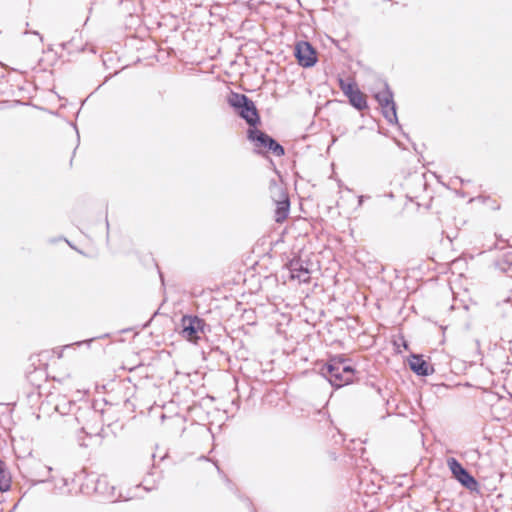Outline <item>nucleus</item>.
Returning <instances> with one entry per match:
<instances>
[{
	"label": "nucleus",
	"instance_id": "1",
	"mask_svg": "<svg viewBox=\"0 0 512 512\" xmlns=\"http://www.w3.org/2000/svg\"><path fill=\"white\" fill-rule=\"evenodd\" d=\"M320 372L333 387L341 388L353 381L355 369L347 364V359L338 356L325 363Z\"/></svg>",
	"mask_w": 512,
	"mask_h": 512
},
{
	"label": "nucleus",
	"instance_id": "2",
	"mask_svg": "<svg viewBox=\"0 0 512 512\" xmlns=\"http://www.w3.org/2000/svg\"><path fill=\"white\" fill-rule=\"evenodd\" d=\"M227 103L250 128H255L260 123V115L255 103L245 94L232 91L227 96Z\"/></svg>",
	"mask_w": 512,
	"mask_h": 512
},
{
	"label": "nucleus",
	"instance_id": "3",
	"mask_svg": "<svg viewBox=\"0 0 512 512\" xmlns=\"http://www.w3.org/2000/svg\"><path fill=\"white\" fill-rule=\"evenodd\" d=\"M181 335L190 342L197 343L201 336L210 330L206 322L196 315H184L181 318Z\"/></svg>",
	"mask_w": 512,
	"mask_h": 512
},
{
	"label": "nucleus",
	"instance_id": "4",
	"mask_svg": "<svg viewBox=\"0 0 512 512\" xmlns=\"http://www.w3.org/2000/svg\"><path fill=\"white\" fill-rule=\"evenodd\" d=\"M271 198L276 206L275 208V221L277 223L283 222L290 211V199L282 185L278 184L275 180L270 182Z\"/></svg>",
	"mask_w": 512,
	"mask_h": 512
},
{
	"label": "nucleus",
	"instance_id": "5",
	"mask_svg": "<svg viewBox=\"0 0 512 512\" xmlns=\"http://www.w3.org/2000/svg\"><path fill=\"white\" fill-rule=\"evenodd\" d=\"M247 138L256 148H263L271 151L275 156L281 157L285 154L284 147L280 145L273 137L268 135L257 127L247 130Z\"/></svg>",
	"mask_w": 512,
	"mask_h": 512
},
{
	"label": "nucleus",
	"instance_id": "6",
	"mask_svg": "<svg viewBox=\"0 0 512 512\" xmlns=\"http://www.w3.org/2000/svg\"><path fill=\"white\" fill-rule=\"evenodd\" d=\"M447 466L453 477L466 489L479 493V483L476 478L454 457L447 459Z\"/></svg>",
	"mask_w": 512,
	"mask_h": 512
},
{
	"label": "nucleus",
	"instance_id": "7",
	"mask_svg": "<svg viewBox=\"0 0 512 512\" xmlns=\"http://www.w3.org/2000/svg\"><path fill=\"white\" fill-rule=\"evenodd\" d=\"M377 102L379 103L384 118L390 123H398L396 104L393 100V92L389 88L388 84L385 83L384 90L378 92L375 95Z\"/></svg>",
	"mask_w": 512,
	"mask_h": 512
},
{
	"label": "nucleus",
	"instance_id": "8",
	"mask_svg": "<svg viewBox=\"0 0 512 512\" xmlns=\"http://www.w3.org/2000/svg\"><path fill=\"white\" fill-rule=\"evenodd\" d=\"M294 56L298 64L304 68L313 67L317 63V52L307 41H299L295 45Z\"/></svg>",
	"mask_w": 512,
	"mask_h": 512
},
{
	"label": "nucleus",
	"instance_id": "9",
	"mask_svg": "<svg viewBox=\"0 0 512 512\" xmlns=\"http://www.w3.org/2000/svg\"><path fill=\"white\" fill-rule=\"evenodd\" d=\"M291 279H297L299 282L308 283L310 281V270L307 262L299 257H294L287 264Z\"/></svg>",
	"mask_w": 512,
	"mask_h": 512
},
{
	"label": "nucleus",
	"instance_id": "10",
	"mask_svg": "<svg viewBox=\"0 0 512 512\" xmlns=\"http://www.w3.org/2000/svg\"><path fill=\"white\" fill-rule=\"evenodd\" d=\"M409 367L418 376H429L434 372L433 366L418 354L410 356Z\"/></svg>",
	"mask_w": 512,
	"mask_h": 512
},
{
	"label": "nucleus",
	"instance_id": "11",
	"mask_svg": "<svg viewBox=\"0 0 512 512\" xmlns=\"http://www.w3.org/2000/svg\"><path fill=\"white\" fill-rule=\"evenodd\" d=\"M347 98L349 103L359 111L368 108L366 97L358 87Z\"/></svg>",
	"mask_w": 512,
	"mask_h": 512
},
{
	"label": "nucleus",
	"instance_id": "12",
	"mask_svg": "<svg viewBox=\"0 0 512 512\" xmlns=\"http://www.w3.org/2000/svg\"><path fill=\"white\" fill-rule=\"evenodd\" d=\"M11 487V477L6 470V465L0 460V491H8Z\"/></svg>",
	"mask_w": 512,
	"mask_h": 512
},
{
	"label": "nucleus",
	"instance_id": "13",
	"mask_svg": "<svg viewBox=\"0 0 512 512\" xmlns=\"http://www.w3.org/2000/svg\"><path fill=\"white\" fill-rule=\"evenodd\" d=\"M339 87L346 97L351 95L353 91L357 88L354 82H346L342 78L339 79Z\"/></svg>",
	"mask_w": 512,
	"mask_h": 512
},
{
	"label": "nucleus",
	"instance_id": "14",
	"mask_svg": "<svg viewBox=\"0 0 512 512\" xmlns=\"http://www.w3.org/2000/svg\"><path fill=\"white\" fill-rule=\"evenodd\" d=\"M66 406L71 407V406H75V404H74V403H72V402H67V403H64L63 405H61V404H57V405H56V410H57L59 413H61V414H65V413H66V410H65Z\"/></svg>",
	"mask_w": 512,
	"mask_h": 512
},
{
	"label": "nucleus",
	"instance_id": "15",
	"mask_svg": "<svg viewBox=\"0 0 512 512\" xmlns=\"http://www.w3.org/2000/svg\"><path fill=\"white\" fill-rule=\"evenodd\" d=\"M28 33H32V34H34V35H37V36L39 37V41H40V43H42V42H43V37L40 35V33H39L38 31H28V30H26V31L24 32V34H28Z\"/></svg>",
	"mask_w": 512,
	"mask_h": 512
},
{
	"label": "nucleus",
	"instance_id": "16",
	"mask_svg": "<svg viewBox=\"0 0 512 512\" xmlns=\"http://www.w3.org/2000/svg\"><path fill=\"white\" fill-rule=\"evenodd\" d=\"M43 470H45V473H41V476H43V477H47V476H48V474L52 471V468H51V467H49V466H44V467H43Z\"/></svg>",
	"mask_w": 512,
	"mask_h": 512
},
{
	"label": "nucleus",
	"instance_id": "17",
	"mask_svg": "<svg viewBox=\"0 0 512 512\" xmlns=\"http://www.w3.org/2000/svg\"><path fill=\"white\" fill-rule=\"evenodd\" d=\"M159 274H160V278H161L162 283H164L163 274L161 272H159Z\"/></svg>",
	"mask_w": 512,
	"mask_h": 512
},
{
	"label": "nucleus",
	"instance_id": "18",
	"mask_svg": "<svg viewBox=\"0 0 512 512\" xmlns=\"http://www.w3.org/2000/svg\"><path fill=\"white\" fill-rule=\"evenodd\" d=\"M362 202H363V196H360L359 197V204H362Z\"/></svg>",
	"mask_w": 512,
	"mask_h": 512
},
{
	"label": "nucleus",
	"instance_id": "19",
	"mask_svg": "<svg viewBox=\"0 0 512 512\" xmlns=\"http://www.w3.org/2000/svg\"><path fill=\"white\" fill-rule=\"evenodd\" d=\"M508 271L512 272V264H509Z\"/></svg>",
	"mask_w": 512,
	"mask_h": 512
},
{
	"label": "nucleus",
	"instance_id": "20",
	"mask_svg": "<svg viewBox=\"0 0 512 512\" xmlns=\"http://www.w3.org/2000/svg\"><path fill=\"white\" fill-rule=\"evenodd\" d=\"M46 480H48V478L41 479L40 482H44Z\"/></svg>",
	"mask_w": 512,
	"mask_h": 512
},
{
	"label": "nucleus",
	"instance_id": "21",
	"mask_svg": "<svg viewBox=\"0 0 512 512\" xmlns=\"http://www.w3.org/2000/svg\"><path fill=\"white\" fill-rule=\"evenodd\" d=\"M106 226H107V228L109 227V222L107 219H106Z\"/></svg>",
	"mask_w": 512,
	"mask_h": 512
}]
</instances>
